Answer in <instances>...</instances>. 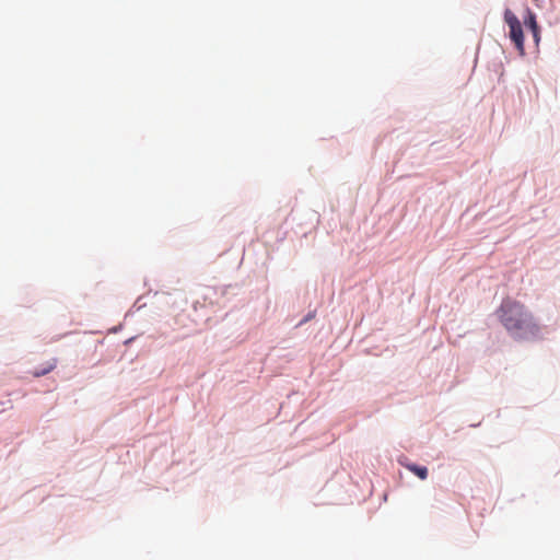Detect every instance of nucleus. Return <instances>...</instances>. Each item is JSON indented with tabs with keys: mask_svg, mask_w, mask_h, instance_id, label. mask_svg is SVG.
Segmentation results:
<instances>
[{
	"mask_svg": "<svg viewBox=\"0 0 560 560\" xmlns=\"http://www.w3.org/2000/svg\"><path fill=\"white\" fill-rule=\"evenodd\" d=\"M497 313L503 327L515 339L534 338L540 331L533 314L521 302L506 299Z\"/></svg>",
	"mask_w": 560,
	"mask_h": 560,
	"instance_id": "1",
	"label": "nucleus"
},
{
	"mask_svg": "<svg viewBox=\"0 0 560 560\" xmlns=\"http://www.w3.org/2000/svg\"><path fill=\"white\" fill-rule=\"evenodd\" d=\"M56 365H57V360L52 359L43 369L35 370L33 372V375L35 377L44 376V375L48 374L50 371H52L56 368Z\"/></svg>",
	"mask_w": 560,
	"mask_h": 560,
	"instance_id": "4",
	"label": "nucleus"
},
{
	"mask_svg": "<svg viewBox=\"0 0 560 560\" xmlns=\"http://www.w3.org/2000/svg\"><path fill=\"white\" fill-rule=\"evenodd\" d=\"M504 21L510 28V38L515 44L520 54L524 55V35L520 20L510 9H506L504 12Z\"/></svg>",
	"mask_w": 560,
	"mask_h": 560,
	"instance_id": "2",
	"label": "nucleus"
},
{
	"mask_svg": "<svg viewBox=\"0 0 560 560\" xmlns=\"http://www.w3.org/2000/svg\"><path fill=\"white\" fill-rule=\"evenodd\" d=\"M533 36L535 38V42L538 43L539 42V32L538 33H533Z\"/></svg>",
	"mask_w": 560,
	"mask_h": 560,
	"instance_id": "6",
	"label": "nucleus"
},
{
	"mask_svg": "<svg viewBox=\"0 0 560 560\" xmlns=\"http://www.w3.org/2000/svg\"><path fill=\"white\" fill-rule=\"evenodd\" d=\"M527 14L528 16L525 20V25L532 31V33H538L539 26L536 21V15L530 10H528Z\"/></svg>",
	"mask_w": 560,
	"mask_h": 560,
	"instance_id": "5",
	"label": "nucleus"
},
{
	"mask_svg": "<svg viewBox=\"0 0 560 560\" xmlns=\"http://www.w3.org/2000/svg\"><path fill=\"white\" fill-rule=\"evenodd\" d=\"M406 468L413 472L416 476H418L421 480L427 479L428 477V469L424 466H417L415 464H408L406 465Z\"/></svg>",
	"mask_w": 560,
	"mask_h": 560,
	"instance_id": "3",
	"label": "nucleus"
}]
</instances>
